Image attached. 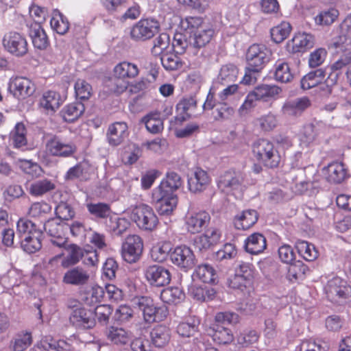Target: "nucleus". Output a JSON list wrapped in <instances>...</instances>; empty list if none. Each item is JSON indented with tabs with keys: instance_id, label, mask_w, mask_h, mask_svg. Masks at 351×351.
<instances>
[{
	"instance_id": "nucleus-1",
	"label": "nucleus",
	"mask_w": 351,
	"mask_h": 351,
	"mask_svg": "<svg viewBox=\"0 0 351 351\" xmlns=\"http://www.w3.org/2000/svg\"><path fill=\"white\" fill-rule=\"evenodd\" d=\"M254 157L260 162L269 168L278 167L281 157L274 144L266 139H259L252 145Z\"/></svg>"
},
{
	"instance_id": "nucleus-2",
	"label": "nucleus",
	"mask_w": 351,
	"mask_h": 351,
	"mask_svg": "<svg viewBox=\"0 0 351 351\" xmlns=\"http://www.w3.org/2000/svg\"><path fill=\"white\" fill-rule=\"evenodd\" d=\"M324 291L332 303L341 305L351 300V286L339 277L329 280L324 287Z\"/></svg>"
},
{
	"instance_id": "nucleus-3",
	"label": "nucleus",
	"mask_w": 351,
	"mask_h": 351,
	"mask_svg": "<svg viewBox=\"0 0 351 351\" xmlns=\"http://www.w3.org/2000/svg\"><path fill=\"white\" fill-rule=\"evenodd\" d=\"M45 153L53 157L70 158L77 152V147L73 141H66L61 136L51 135L46 140Z\"/></svg>"
},
{
	"instance_id": "nucleus-4",
	"label": "nucleus",
	"mask_w": 351,
	"mask_h": 351,
	"mask_svg": "<svg viewBox=\"0 0 351 351\" xmlns=\"http://www.w3.org/2000/svg\"><path fill=\"white\" fill-rule=\"evenodd\" d=\"M130 217L136 226L144 231L152 232L158 224V219L154 210L145 204H140L134 206L132 210Z\"/></svg>"
},
{
	"instance_id": "nucleus-5",
	"label": "nucleus",
	"mask_w": 351,
	"mask_h": 351,
	"mask_svg": "<svg viewBox=\"0 0 351 351\" xmlns=\"http://www.w3.org/2000/svg\"><path fill=\"white\" fill-rule=\"evenodd\" d=\"M143 251V241L136 234L128 236L121 245V256L128 263H134L140 260Z\"/></svg>"
},
{
	"instance_id": "nucleus-6",
	"label": "nucleus",
	"mask_w": 351,
	"mask_h": 351,
	"mask_svg": "<svg viewBox=\"0 0 351 351\" xmlns=\"http://www.w3.org/2000/svg\"><path fill=\"white\" fill-rule=\"evenodd\" d=\"M143 276L151 286L156 287L169 285L171 279V274L169 269L156 264L146 266L143 269Z\"/></svg>"
},
{
	"instance_id": "nucleus-7",
	"label": "nucleus",
	"mask_w": 351,
	"mask_h": 351,
	"mask_svg": "<svg viewBox=\"0 0 351 351\" xmlns=\"http://www.w3.org/2000/svg\"><path fill=\"white\" fill-rule=\"evenodd\" d=\"M135 304L142 311L145 322L151 324L160 321L166 317L167 309L156 307L153 300L148 297H141L136 299Z\"/></svg>"
},
{
	"instance_id": "nucleus-8",
	"label": "nucleus",
	"mask_w": 351,
	"mask_h": 351,
	"mask_svg": "<svg viewBox=\"0 0 351 351\" xmlns=\"http://www.w3.org/2000/svg\"><path fill=\"white\" fill-rule=\"evenodd\" d=\"M8 89L14 98L25 99L34 93L36 86L27 77L14 76L9 80Z\"/></svg>"
},
{
	"instance_id": "nucleus-9",
	"label": "nucleus",
	"mask_w": 351,
	"mask_h": 351,
	"mask_svg": "<svg viewBox=\"0 0 351 351\" xmlns=\"http://www.w3.org/2000/svg\"><path fill=\"white\" fill-rule=\"evenodd\" d=\"M271 56V50L263 44H253L246 53L248 65L262 70L269 61Z\"/></svg>"
},
{
	"instance_id": "nucleus-10",
	"label": "nucleus",
	"mask_w": 351,
	"mask_h": 351,
	"mask_svg": "<svg viewBox=\"0 0 351 351\" xmlns=\"http://www.w3.org/2000/svg\"><path fill=\"white\" fill-rule=\"evenodd\" d=\"M160 28L159 23L154 19H141L132 28L130 35L135 40H145L152 38Z\"/></svg>"
},
{
	"instance_id": "nucleus-11",
	"label": "nucleus",
	"mask_w": 351,
	"mask_h": 351,
	"mask_svg": "<svg viewBox=\"0 0 351 351\" xmlns=\"http://www.w3.org/2000/svg\"><path fill=\"white\" fill-rule=\"evenodd\" d=\"M5 49L16 56H23L27 53L28 44L26 38L17 32H10L3 39Z\"/></svg>"
},
{
	"instance_id": "nucleus-12",
	"label": "nucleus",
	"mask_w": 351,
	"mask_h": 351,
	"mask_svg": "<svg viewBox=\"0 0 351 351\" xmlns=\"http://www.w3.org/2000/svg\"><path fill=\"white\" fill-rule=\"evenodd\" d=\"M172 263L181 269L189 270L195 265V256L192 250L186 245L177 246L170 254Z\"/></svg>"
},
{
	"instance_id": "nucleus-13",
	"label": "nucleus",
	"mask_w": 351,
	"mask_h": 351,
	"mask_svg": "<svg viewBox=\"0 0 351 351\" xmlns=\"http://www.w3.org/2000/svg\"><path fill=\"white\" fill-rule=\"evenodd\" d=\"M211 183V178L208 173L196 168L193 174L188 178V189L192 193H201L206 191Z\"/></svg>"
},
{
	"instance_id": "nucleus-14",
	"label": "nucleus",
	"mask_w": 351,
	"mask_h": 351,
	"mask_svg": "<svg viewBox=\"0 0 351 351\" xmlns=\"http://www.w3.org/2000/svg\"><path fill=\"white\" fill-rule=\"evenodd\" d=\"M90 280V272L81 266H76L68 269L62 278L63 283L73 286L86 285Z\"/></svg>"
},
{
	"instance_id": "nucleus-15",
	"label": "nucleus",
	"mask_w": 351,
	"mask_h": 351,
	"mask_svg": "<svg viewBox=\"0 0 351 351\" xmlns=\"http://www.w3.org/2000/svg\"><path fill=\"white\" fill-rule=\"evenodd\" d=\"M209 214L206 211L188 213L185 217L186 229L191 234L200 232L209 223Z\"/></svg>"
},
{
	"instance_id": "nucleus-16",
	"label": "nucleus",
	"mask_w": 351,
	"mask_h": 351,
	"mask_svg": "<svg viewBox=\"0 0 351 351\" xmlns=\"http://www.w3.org/2000/svg\"><path fill=\"white\" fill-rule=\"evenodd\" d=\"M243 182V179L240 173L227 171L219 176L217 186L222 191L229 193L239 189Z\"/></svg>"
},
{
	"instance_id": "nucleus-17",
	"label": "nucleus",
	"mask_w": 351,
	"mask_h": 351,
	"mask_svg": "<svg viewBox=\"0 0 351 351\" xmlns=\"http://www.w3.org/2000/svg\"><path fill=\"white\" fill-rule=\"evenodd\" d=\"M153 199L156 203V209L161 215H169L176 208L178 204L176 195L162 194L153 191Z\"/></svg>"
},
{
	"instance_id": "nucleus-18",
	"label": "nucleus",
	"mask_w": 351,
	"mask_h": 351,
	"mask_svg": "<svg viewBox=\"0 0 351 351\" xmlns=\"http://www.w3.org/2000/svg\"><path fill=\"white\" fill-rule=\"evenodd\" d=\"M70 322L76 327L91 328L95 324V318L93 312L84 308L74 309L69 317Z\"/></svg>"
},
{
	"instance_id": "nucleus-19",
	"label": "nucleus",
	"mask_w": 351,
	"mask_h": 351,
	"mask_svg": "<svg viewBox=\"0 0 351 351\" xmlns=\"http://www.w3.org/2000/svg\"><path fill=\"white\" fill-rule=\"evenodd\" d=\"M215 35V30L208 25H204L199 29H197L190 36L189 49H199L208 44Z\"/></svg>"
},
{
	"instance_id": "nucleus-20",
	"label": "nucleus",
	"mask_w": 351,
	"mask_h": 351,
	"mask_svg": "<svg viewBox=\"0 0 351 351\" xmlns=\"http://www.w3.org/2000/svg\"><path fill=\"white\" fill-rule=\"evenodd\" d=\"M182 183V180L178 173L174 171H169L160 185L154 191H156L157 195L158 193L174 195L173 193L180 189Z\"/></svg>"
},
{
	"instance_id": "nucleus-21",
	"label": "nucleus",
	"mask_w": 351,
	"mask_h": 351,
	"mask_svg": "<svg viewBox=\"0 0 351 351\" xmlns=\"http://www.w3.org/2000/svg\"><path fill=\"white\" fill-rule=\"evenodd\" d=\"M311 101L307 97H302L287 101L282 106V112L284 114L291 117L300 116L309 108Z\"/></svg>"
},
{
	"instance_id": "nucleus-22",
	"label": "nucleus",
	"mask_w": 351,
	"mask_h": 351,
	"mask_svg": "<svg viewBox=\"0 0 351 351\" xmlns=\"http://www.w3.org/2000/svg\"><path fill=\"white\" fill-rule=\"evenodd\" d=\"M29 35L34 47L40 50H45L49 45V38L41 25L29 23L27 25Z\"/></svg>"
},
{
	"instance_id": "nucleus-23",
	"label": "nucleus",
	"mask_w": 351,
	"mask_h": 351,
	"mask_svg": "<svg viewBox=\"0 0 351 351\" xmlns=\"http://www.w3.org/2000/svg\"><path fill=\"white\" fill-rule=\"evenodd\" d=\"M128 134L127 124L125 122H115L108 127V141L110 145L117 146L123 141Z\"/></svg>"
},
{
	"instance_id": "nucleus-24",
	"label": "nucleus",
	"mask_w": 351,
	"mask_h": 351,
	"mask_svg": "<svg viewBox=\"0 0 351 351\" xmlns=\"http://www.w3.org/2000/svg\"><path fill=\"white\" fill-rule=\"evenodd\" d=\"M67 254L63 257L61 266L69 268L80 263L85 255V250L77 244L71 243L64 246Z\"/></svg>"
},
{
	"instance_id": "nucleus-25",
	"label": "nucleus",
	"mask_w": 351,
	"mask_h": 351,
	"mask_svg": "<svg viewBox=\"0 0 351 351\" xmlns=\"http://www.w3.org/2000/svg\"><path fill=\"white\" fill-rule=\"evenodd\" d=\"M315 42L314 36L311 34L305 32L298 33L289 42L288 46L291 45L293 53L303 52L313 47Z\"/></svg>"
},
{
	"instance_id": "nucleus-26",
	"label": "nucleus",
	"mask_w": 351,
	"mask_h": 351,
	"mask_svg": "<svg viewBox=\"0 0 351 351\" xmlns=\"http://www.w3.org/2000/svg\"><path fill=\"white\" fill-rule=\"evenodd\" d=\"M244 247L245 251L251 254H261L267 247L266 239L262 234L254 232L245 240Z\"/></svg>"
},
{
	"instance_id": "nucleus-27",
	"label": "nucleus",
	"mask_w": 351,
	"mask_h": 351,
	"mask_svg": "<svg viewBox=\"0 0 351 351\" xmlns=\"http://www.w3.org/2000/svg\"><path fill=\"white\" fill-rule=\"evenodd\" d=\"M326 178L329 182L339 184L348 176L347 169L342 162H332L325 169Z\"/></svg>"
},
{
	"instance_id": "nucleus-28",
	"label": "nucleus",
	"mask_w": 351,
	"mask_h": 351,
	"mask_svg": "<svg viewBox=\"0 0 351 351\" xmlns=\"http://www.w3.org/2000/svg\"><path fill=\"white\" fill-rule=\"evenodd\" d=\"M39 104L48 113H53L62 104L61 96L53 90L46 91L40 99Z\"/></svg>"
},
{
	"instance_id": "nucleus-29",
	"label": "nucleus",
	"mask_w": 351,
	"mask_h": 351,
	"mask_svg": "<svg viewBox=\"0 0 351 351\" xmlns=\"http://www.w3.org/2000/svg\"><path fill=\"white\" fill-rule=\"evenodd\" d=\"M258 219V215L256 210H246L234 217V225L238 230H247L257 222Z\"/></svg>"
},
{
	"instance_id": "nucleus-30",
	"label": "nucleus",
	"mask_w": 351,
	"mask_h": 351,
	"mask_svg": "<svg viewBox=\"0 0 351 351\" xmlns=\"http://www.w3.org/2000/svg\"><path fill=\"white\" fill-rule=\"evenodd\" d=\"M189 295L197 301L208 302L213 300L216 295L215 290L207 285H192L189 289Z\"/></svg>"
},
{
	"instance_id": "nucleus-31",
	"label": "nucleus",
	"mask_w": 351,
	"mask_h": 351,
	"mask_svg": "<svg viewBox=\"0 0 351 351\" xmlns=\"http://www.w3.org/2000/svg\"><path fill=\"white\" fill-rule=\"evenodd\" d=\"M252 92L259 101H268L276 99L282 93V89L277 85L261 84L256 86Z\"/></svg>"
},
{
	"instance_id": "nucleus-32",
	"label": "nucleus",
	"mask_w": 351,
	"mask_h": 351,
	"mask_svg": "<svg viewBox=\"0 0 351 351\" xmlns=\"http://www.w3.org/2000/svg\"><path fill=\"white\" fill-rule=\"evenodd\" d=\"M108 339L114 344L125 345L133 337L132 332L123 328L111 326L107 331Z\"/></svg>"
},
{
	"instance_id": "nucleus-33",
	"label": "nucleus",
	"mask_w": 351,
	"mask_h": 351,
	"mask_svg": "<svg viewBox=\"0 0 351 351\" xmlns=\"http://www.w3.org/2000/svg\"><path fill=\"white\" fill-rule=\"evenodd\" d=\"M152 343L158 348H162L168 344L171 339V330L166 326H155L150 332Z\"/></svg>"
},
{
	"instance_id": "nucleus-34",
	"label": "nucleus",
	"mask_w": 351,
	"mask_h": 351,
	"mask_svg": "<svg viewBox=\"0 0 351 351\" xmlns=\"http://www.w3.org/2000/svg\"><path fill=\"white\" fill-rule=\"evenodd\" d=\"M192 278L193 280H198L204 283L215 282L217 278L215 269L208 264H202L197 267Z\"/></svg>"
},
{
	"instance_id": "nucleus-35",
	"label": "nucleus",
	"mask_w": 351,
	"mask_h": 351,
	"mask_svg": "<svg viewBox=\"0 0 351 351\" xmlns=\"http://www.w3.org/2000/svg\"><path fill=\"white\" fill-rule=\"evenodd\" d=\"M85 110L82 102H73L65 106L61 111L62 117L66 122L72 123L78 119Z\"/></svg>"
},
{
	"instance_id": "nucleus-36",
	"label": "nucleus",
	"mask_w": 351,
	"mask_h": 351,
	"mask_svg": "<svg viewBox=\"0 0 351 351\" xmlns=\"http://www.w3.org/2000/svg\"><path fill=\"white\" fill-rule=\"evenodd\" d=\"M274 69V79L279 82H290L293 78V74L289 64L282 60H278L276 62Z\"/></svg>"
},
{
	"instance_id": "nucleus-37",
	"label": "nucleus",
	"mask_w": 351,
	"mask_h": 351,
	"mask_svg": "<svg viewBox=\"0 0 351 351\" xmlns=\"http://www.w3.org/2000/svg\"><path fill=\"white\" fill-rule=\"evenodd\" d=\"M42 348L47 351H70L71 345L62 339L56 340L51 336H45L40 342Z\"/></svg>"
},
{
	"instance_id": "nucleus-38",
	"label": "nucleus",
	"mask_w": 351,
	"mask_h": 351,
	"mask_svg": "<svg viewBox=\"0 0 351 351\" xmlns=\"http://www.w3.org/2000/svg\"><path fill=\"white\" fill-rule=\"evenodd\" d=\"M253 282V280L247 278L234 274V276L228 279V285L230 288L239 290L244 295H246L252 290Z\"/></svg>"
},
{
	"instance_id": "nucleus-39",
	"label": "nucleus",
	"mask_w": 351,
	"mask_h": 351,
	"mask_svg": "<svg viewBox=\"0 0 351 351\" xmlns=\"http://www.w3.org/2000/svg\"><path fill=\"white\" fill-rule=\"evenodd\" d=\"M51 28L58 34L64 35L69 29V22L59 10H54L50 21Z\"/></svg>"
},
{
	"instance_id": "nucleus-40",
	"label": "nucleus",
	"mask_w": 351,
	"mask_h": 351,
	"mask_svg": "<svg viewBox=\"0 0 351 351\" xmlns=\"http://www.w3.org/2000/svg\"><path fill=\"white\" fill-rule=\"evenodd\" d=\"M325 77V71L322 69L311 71L304 75L300 82L303 90H308L317 86Z\"/></svg>"
},
{
	"instance_id": "nucleus-41",
	"label": "nucleus",
	"mask_w": 351,
	"mask_h": 351,
	"mask_svg": "<svg viewBox=\"0 0 351 351\" xmlns=\"http://www.w3.org/2000/svg\"><path fill=\"white\" fill-rule=\"evenodd\" d=\"M171 250V245L168 242H159L152 246L150 250L151 258L158 263L165 261Z\"/></svg>"
},
{
	"instance_id": "nucleus-42",
	"label": "nucleus",
	"mask_w": 351,
	"mask_h": 351,
	"mask_svg": "<svg viewBox=\"0 0 351 351\" xmlns=\"http://www.w3.org/2000/svg\"><path fill=\"white\" fill-rule=\"evenodd\" d=\"M55 182L47 178L34 182L29 186V193L34 196H42L44 194L54 190Z\"/></svg>"
},
{
	"instance_id": "nucleus-43",
	"label": "nucleus",
	"mask_w": 351,
	"mask_h": 351,
	"mask_svg": "<svg viewBox=\"0 0 351 351\" xmlns=\"http://www.w3.org/2000/svg\"><path fill=\"white\" fill-rule=\"evenodd\" d=\"M115 76L121 79H130L138 74V69L134 64L128 62H122L114 69Z\"/></svg>"
},
{
	"instance_id": "nucleus-44",
	"label": "nucleus",
	"mask_w": 351,
	"mask_h": 351,
	"mask_svg": "<svg viewBox=\"0 0 351 351\" xmlns=\"http://www.w3.org/2000/svg\"><path fill=\"white\" fill-rule=\"evenodd\" d=\"M147 130L153 134H157L163 130V122L160 113L158 111L150 112L143 118Z\"/></svg>"
},
{
	"instance_id": "nucleus-45",
	"label": "nucleus",
	"mask_w": 351,
	"mask_h": 351,
	"mask_svg": "<svg viewBox=\"0 0 351 351\" xmlns=\"http://www.w3.org/2000/svg\"><path fill=\"white\" fill-rule=\"evenodd\" d=\"M298 254L306 261H313L318 256V252L312 243L306 241L298 240L295 243Z\"/></svg>"
},
{
	"instance_id": "nucleus-46",
	"label": "nucleus",
	"mask_w": 351,
	"mask_h": 351,
	"mask_svg": "<svg viewBox=\"0 0 351 351\" xmlns=\"http://www.w3.org/2000/svg\"><path fill=\"white\" fill-rule=\"evenodd\" d=\"M17 234L22 239L25 237L34 236L35 234H43L42 232L36 228V225L32 221L22 218L16 224Z\"/></svg>"
},
{
	"instance_id": "nucleus-47",
	"label": "nucleus",
	"mask_w": 351,
	"mask_h": 351,
	"mask_svg": "<svg viewBox=\"0 0 351 351\" xmlns=\"http://www.w3.org/2000/svg\"><path fill=\"white\" fill-rule=\"evenodd\" d=\"M26 135L27 130L25 125L21 122L17 123L10 134L14 147L20 148L27 145Z\"/></svg>"
},
{
	"instance_id": "nucleus-48",
	"label": "nucleus",
	"mask_w": 351,
	"mask_h": 351,
	"mask_svg": "<svg viewBox=\"0 0 351 351\" xmlns=\"http://www.w3.org/2000/svg\"><path fill=\"white\" fill-rule=\"evenodd\" d=\"M86 208L90 215L98 219H107L112 213L110 206L103 202L88 203Z\"/></svg>"
},
{
	"instance_id": "nucleus-49",
	"label": "nucleus",
	"mask_w": 351,
	"mask_h": 351,
	"mask_svg": "<svg viewBox=\"0 0 351 351\" xmlns=\"http://www.w3.org/2000/svg\"><path fill=\"white\" fill-rule=\"evenodd\" d=\"M184 298L182 290L178 287H171L163 289L160 293V298L167 304L180 302Z\"/></svg>"
},
{
	"instance_id": "nucleus-50",
	"label": "nucleus",
	"mask_w": 351,
	"mask_h": 351,
	"mask_svg": "<svg viewBox=\"0 0 351 351\" xmlns=\"http://www.w3.org/2000/svg\"><path fill=\"white\" fill-rule=\"evenodd\" d=\"M291 29V25L289 23L282 21L279 25L271 29L270 33L271 39L276 43H282L289 36Z\"/></svg>"
},
{
	"instance_id": "nucleus-51",
	"label": "nucleus",
	"mask_w": 351,
	"mask_h": 351,
	"mask_svg": "<svg viewBox=\"0 0 351 351\" xmlns=\"http://www.w3.org/2000/svg\"><path fill=\"white\" fill-rule=\"evenodd\" d=\"M104 297V289L99 286H94L90 291L82 296V300L86 305L94 306L101 302Z\"/></svg>"
},
{
	"instance_id": "nucleus-52",
	"label": "nucleus",
	"mask_w": 351,
	"mask_h": 351,
	"mask_svg": "<svg viewBox=\"0 0 351 351\" xmlns=\"http://www.w3.org/2000/svg\"><path fill=\"white\" fill-rule=\"evenodd\" d=\"M199 324V319L190 317L186 322H181L178 325L177 332L180 336L189 337L197 332Z\"/></svg>"
},
{
	"instance_id": "nucleus-53",
	"label": "nucleus",
	"mask_w": 351,
	"mask_h": 351,
	"mask_svg": "<svg viewBox=\"0 0 351 351\" xmlns=\"http://www.w3.org/2000/svg\"><path fill=\"white\" fill-rule=\"evenodd\" d=\"M42 234L25 237L21 240V247L29 254H33L42 247Z\"/></svg>"
},
{
	"instance_id": "nucleus-54",
	"label": "nucleus",
	"mask_w": 351,
	"mask_h": 351,
	"mask_svg": "<svg viewBox=\"0 0 351 351\" xmlns=\"http://www.w3.org/2000/svg\"><path fill=\"white\" fill-rule=\"evenodd\" d=\"M339 11L335 8L324 10L315 18V22L318 25H330L338 18Z\"/></svg>"
},
{
	"instance_id": "nucleus-55",
	"label": "nucleus",
	"mask_w": 351,
	"mask_h": 351,
	"mask_svg": "<svg viewBox=\"0 0 351 351\" xmlns=\"http://www.w3.org/2000/svg\"><path fill=\"white\" fill-rule=\"evenodd\" d=\"M130 222L125 218L110 217L108 227L114 235L120 236L130 227Z\"/></svg>"
},
{
	"instance_id": "nucleus-56",
	"label": "nucleus",
	"mask_w": 351,
	"mask_h": 351,
	"mask_svg": "<svg viewBox=\"0 0 351 351\" xmlns=\"http://www.w3.org/2000/svg\"><path fill=\"white\" fill-rule=\"evenodd\" d=\"M51 210V206L45 202H35L29 207L28 215L33 218H45Z\"/></svg>"
},
{
	"instance_id": "nucleus-57",
	"label": "nucleus",
	"mask_w": 351,
	"mask_h": 351,
	"mask_svg": "<svg viewBox=\"0 0 351 351\" xmlns=\"http://www.w3.org/2000/svg\"><path fill=\"white\" fill-rule=\"evenodd\" d=\"M74 89L76 97L82 101L88 100L92 95V86L84 80L78 79Z\"/></svg>"
},
{
	"instance_id": "nucleus-58",
	"label": "nucleus",
	"mask_w": 351,
	"mask_h": 351,
	"mask_svg": "<svg viewBox=\"0 0 351 351\" xmlns=\"http://www.w3.org/2000/svg\"><path fill=\"white\" fill-rule=\"evenodd\" d=\"M32 343V335L29 332L19 334L11 342L13 351H24Z\"/></svg>"
},
{
	"instance_id": "nucleus-59",
	"label": "nucleus",
	"mask_w": 351,
	"mask_h": 351,
	"mask_svg": "<svg viewBox=\"0 0 351 351\" xmlns=\"http://www.w3.org/2000/svg\"><path fill=\"white\" fill-rule=\"evenodd\" d=\"M160 60L167 71L178 70L182 66L181 59L174 53L164 54L160 58Z\"/></svg>"
},
{
	"instance_id": "nucleus-60",
	"label": "nucleus",
	"mask_w": 351,
	"mask_h": 351,
	"mask_svg": "<svg viewBox=\"0 0 351 351\" xmlns=\"http://www.w3.org/2000/svg\"><path fill=\"white\" fill-rule=\"evenodd\" d=\"M213 340L219 344H227L233 341V335L228 328L217 326L212 335Z\"/></svg>"
},
{
	"instance_id": "nucleus-61",
	"label": "nucleus",
	"mask_w": 351,
	"mask_h": 351,
	"mask_svg": "<svg viewBox=\"0 0 351 351\" xmlns=\"http://www.w3.org/2000/svg\"><path fill=\"white\" fill-rule=\"evenodd\" d=\"M170 39L168 34L165 33L160 34L154 40V46L152 49V53L155 56H160L167 49L169 45Z\"/></svg>"
},
{
	"instance_id": "nucleus-62",
	"label": "nucleus",
	"mask_w": 351,
	"mask_h": 351,
	"mask_svg": "<svg viewBox=\"0 0 351 351\" xmlns=\"http://www.w3.org/2000/svg\"><path fill=\"white\" fill-rule=\"evenodd\" d=\"M172 46L174 51L178 54H182L186 51H189L190 53H195L194 49H189V43L185 36L182 34H176L173 38Z\"/></svg>"
},
{
	"instance_id": "nucleus-63",
	"label": "nucleus",
	"mask_w": 351,
	"mask_h": 351,
	"mask_svg": "<svg viewBox=\"0 0 351 351\" xmlns=\"http://www.w3.org/2000/svg\"><path fill=\"white\" fill-rule=\"evenodd\" d=\"M181 26L186 30H189L191 34H193L195 30L201 29L205 25L203 23V19L199 16H187L181 21Z\"/></svg>"
},
{
	"instance_id": "nucleus-64",
	"label": "nucleus",
	"mask_w": 351,
	"mask_h": 351,
	"mask_svg": "<svg viewBox=\"0 0 351 351\" xmlns=\"http://www.w3.org/2000/svg\"><path fill=\"white\" fill-rule=\"evenodd\" d=\"M237 69L233 64L223 65L220 70L218 79L221 82H234L237 77Z\"/></svg>"
}]
</instances>
